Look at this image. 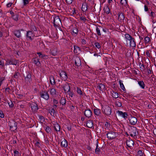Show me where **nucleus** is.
Instances as JSON below:
<instances>
[{"label":"nucleus","instance_id":"16","mask_svg":"<svg viewBox=\"0 0 156 156\" xmlns=\"http://www.w3.org/2000/svg\"><path fill=\"white\" fill-rule=\"evenodd\" d=\"M92 113L90 109L86 110L84 112V115L88 118L91 117Z\"/></svg>","mask_w":156,"mask_h":156},{"label":"nucleus","instance_id":"10","mask_svg":"<svg viewBox=\"0 0 156 156\" xmlns=\"http://www.w3.org/2000/svg\"><path fill=\"white\" fill-rule=\"evenodd\" d=\"M9 126L11 131H14L17 129V123L14 121L10 122Z\"/></svg>","mask_w":156,"mask_h":156},{"label":"nucleus","instance_id":"25","mask_svg":"<svg viewBox=\"0 0 156 156\" xmlns=\"http://www.w3.org/2000/svg\"><path fill=\"white\" fill-rule=\"evenodd\" d=\"M87 126L89 128H91L93 126V122L92 120H88L87 123Z\"/></svg>","mask_w":156,"mask_h":156},{"label":"nucleus","instance_id":"6","mask_svg":"<svg viewBox=\"0 0 156 156\" xmlns=\"http://www.w3.org/2000/svg\"><path fill=\"white\" fill-rule=\"evenodd\" d=\"M31 110L34 112H36L38 109V105L36 102H32L30 103Z\"/></svg>","mask_w":156,"mask_h":156},{"label":"nucleus","instance_id":"35","mask_svg":"<svg viewBox=\"0 0 156 156\" xmlns=\"http://www.w3.org/2000/svg\"><path fill=\"white\" fill-rule=\"evenodd\" d=\"M119 83L120 84V87L121 89L123 91H125L126 90V89L124 87V86L122 83V81L120 80L119 81Z\"/></svg>","mask_w":156,"mask_h":156},{"label":"nucleus","instance_id":"14","mask_svg":"<svg viewBox=\"0 0 156 156\" xmlns=\"http://www.w3.org/2000/svg\"><path fill=\"white\" fill-rule=\"evenodd\" d=\"M108 138L112 140L115 137V133L113 132H109L106 134Z\"/></svg>","mask_w":156,"mask_h":156},{"label":"nucleus","instance_id":"62","mask_svg":"<svg viewBox=\"0 0 156 156\" xmlns=\"http://www.w3.org/2000/svg\"><path fill=\"white\" fill-rule=\"evenodd\" d=\"M51 53H52V55L54 56L56 55V51H55V50H52Z\"/></svg>","mask_w":156,"mask_h":156},{"label":"nucleus","instance_id":"60","mask_svg":"<svg viewBox=\"0 0 156 156\" xmlns=\"http://www.w3.org/2000/svg\"><path fill=\"white\" fill-rule=\"evenodd\" d=\"M23 5L25 6L26 5L29 3V2L28 0H23Z\"/></svg>","mask_w":156,"mask_h":156},{"label":"nucleus","instance_id":"28","mask_svg":"<svg viewBox=\"0 0 156 156\" xmlns=\"http://www.w3.org/2000/svg\"><path fill=\"white\" fill-rule=\"evenodd\" d=\"M61 146L65 147H66L68 145L67 141L66 140L64 139L61 142Z\"/></svg>","mask_w":156,"mask_h":156},{"label":"nucleus","instance_id":"2","mask_svg":"<svg viewBox=\"0 0 156 156\" xmlns=\"http://www.w3.org/2000/svg\"><path fill=\"white\" fill-rule=\"evenodd\" d=\"M102 111L104 114L107 116L110 115L112 112L111 107L108 105L102 106Z\"/></svg>","mask_w":156,"mask_h":156},{"label":"nucleus","instance_id":"17","mask_svg":"<svg viewBox=\"0 0 156 156\" xmlns=\"http://www.w3.org/2000/svg\"><path fill=\"white\" fill-rule=\"evenodd\" d=\"M24 31V30L23 29H21L20 30H16L14 31L13 33L14 35L17 38H20L21 36L20 31Z\"/></svg>","mask_w":156,"mask_h":156},{"label":"nucleus","instance_id":"20","mask_svg":"<svg viewBox=\"0 0 156 156\" xmlns=\"http://www.w3.org/2000/svg\"><path fill=\"white\" fill-rule=\"evenodd\" d=\"M88 5L86 2L83 3L82 6V10L83 12H85L87 10Z\"/></svg>","mask_w":156,"mask_h":156},{"label":"nucleus","instance_id":"55","mask_svg":"<svg viewBox=\"0 0 156 156\" xmlns=\"http://www.w3.org/2000/svg\"><path fill=\"white\" fill-rule=\"evenodd\" d=\"M68 93L70 97L71 98L73 97L74 95V93L73 91H70L69 92H68Z\"/></svg>","mask_w":156,"mask_h":156},{"label":"nucleus","instance_id":"22","mask_svg":"<svg viewBox=\"0 0 156 156\" xmlns=\"http://www.w3.org/2000/svg\"><path fill=\"white\" fill-rule=\"evenodd\" d=\"M78 32V29L76 27H73V31L72 33V35L74 36L77 35Z\"/></svg>","mask_w":156,"mask_h":156},{"label":"nucleus","instance_id":"11","mask_svg":"<svg viewBox=\"0 0 156 156\" xmlns=\"http://www.w3.org/2000/svg\"><path fill=\"white\" fill-rule=\"evenodd\" d=\"M126 145L128 149H132L133 147L134 146V142L131 140H127L126 141Z\"/></svg>","mask_w":156,"mask_h":156},{"label":"nucleus","instance_id":"58","mask_svg":"<svg viewBox=\"0 0 156 156\" xmlns=\"http://www.w3.org/2000/svg\"><path fill=\"white\" fill-rule=\"evenodd\" d=\"M7 103L10 108H12L14 106L13 104L12 101H11V102H9V101H8Z\"/></svg>","mask_w":156,"mask_h":156},{"label":"nucleus","instance_id":"50","mask_svg":"<svg viewBox=\"0 0 156 156\" xmlns=\"http://www.w3.org/2000/svg\"><path fill=\"white\" fill-rule=\"evenodd\" d=\"M146 54L147 55V58H148V57L150 58H153L152 56L151 55V52L150 51V52H149V51H147L146 52Z\"/></svg>","mask_w":156,"mask_h":156},{"label":"nucleus","instance_id":"45","mask_svg":"<svg viewBox=\"0 0 156 156\" xmlns=\"http://www.w3.org/2000/svg\"><path fill=\"white\" fill-rule=\"evenodd\" d=\"M44 129H45L46 131L48 133H50L51 132V128L48 126L44 127Z\"/></svg>","mask_w":156,"mask_h":156},{"label":"nucleus","instance_id":"39","mask_svg":"<svg viewBox=\"0 0 156 156\" xmlns=\"http://www.w3.org/2000/svg\"><path fill=\"white\" fill-rule=\"evenodd\" d=\"M37 54L38 55L40 58H43L45 57L46 58H48L47 55H42L41 54V52H37Z\"/></svg>","mask_w":156,"mask_h":156},{"label":"nucleus","instance_id":"3","mask_svg":"<svg viewBox=\"0 0 156 156\" xmlns=\"http://www.w3.org/2000/svg\"><path fill=\"white\" fill-rule=\"evenodd\" d=\"M53 19V24L55 27H58L62 25L61 20L59 16L54 15Z\"/></svg>","mask_w":156,"mask_h":156},{"label":"nucleus","instance_id":"34","mask_svg":"<svg viewBox=\"0 0 156 156\" xmlns=\"http://www.w3.org/2000/svg\"><path fill=\"white\" fill-rule=\"evenodd\" d=\"M98 88L100 90L102 91L105 88V86L102 83H100L98 86Z\"/></svg>","mask_w":156,"mask_h":156},{"label":"nucleus","instance_id":"53","mask_svg":"<svg viewBox=\"0 0 156 156\" xmlns=\"http://www.w3.org/2000/svg\"><path fill=\"white\" fill-rule=\"evenodd\" d=\"M14 156H19L20 154L18 151L15 150L14 151Z\"/></svg>","mask_w":156,"mask_h":156},{"label":"nucleus","instance_id":"52","mask_svg":"<svg viewBox=\"0 0 156 156\" xmlns=\"http://www.w3.org/2000/svg\"><path fill=\"white\" fill-rule=\"evenodd\" d=\"M20 76V73H16L14 75V78L16 79H18L19 78Z\"/></svg>","mask_w":156,"mask_h":156},{"label":"nucleus","instance_id":"26","mask_svg":"<svg viewBox=\"0 0 156 156\" xmlns=\"http://www.w3.org/2000/svg\"><path fill=\"white\" fill-rule=\"evenodd\" d=\"M94 113L95 115L98 116L101 114L100 110L98 108L94 109Z\"/></svg>","mask_w":156,"mask_h":156},{"label":"nucleus","instance_id":"33","mask_svg":"<svg viewBox=\"0 0 156 156\" xmlns=\"http://www.w3.org/2000/svg\"><path fill=\"white\" fill-rule=\"evenodd\" d=\"M127 0H120V4L122 6L126 7L127 5Z\"/></svg>","mask_w":156,"mask_h":156},{"label":"nucleus","instance_id":"40","mask_svg":"<svg viewBox=\"0 0 156 156\" xmlns=\"http://www.w3.org/2000/svg\"><path fill=\"white\" fill-rule=\"evenodd\" d=\"M19 17V15L17 14H15L14 16H13V17H12V19L16 21H17L18 20V18Z\"/></svg>","mask_w":156,"mask_h":156},{"label":"nucleus","instance_id":"7","mask_svg":"<svg viewBox=\"0 0 156 156\" xmlns=\"http://www.w3.org/2000/svg\"><path fill=\"white\" fill-rule=\"evenodd\" d=\"M33 32H32L31 30H29L27 31L26 37L27 39L30 40L31 41L33 40V38L34 36Z\"/></svg>","mask_w":156,"mask_h":156},{"label":"nucleus","instance_id":"30","mask_svg":"<svg viewBox=\"0 0 156 156\" xmlns=\"http://www.w3.org/2000/svg\"><path fill=\"white\" fill-rule=\"evenodd\" d=\"M102 27L100 26H99V27H97L96 28V32L97 33L98 35L99 36H101V35L100 32V30H102Z\"/></svg>","mask_w":156,"mask_h":156},{"label":"nucleus","instance_id":"44","mask_svg":"<svg viewBox=\"0 0 156 156\" xmlns=\"http://www.w3.org/2000/svg\"><path fill=\"white\" fill-rule=\"evenodd\" d=\"M30 29L31 31L33 32L34 31H35L37 30V29L35 26L34 25H31L30 26Z\"/></svg>","mask_w":156,"mask_h":156},{"label":"nucleus","instance_id":"41","mask_svg":"<svg viewBox=\"0 0 156 156\" xmlns=\"http://www.w3.org/2000/svg\"><path fill=\"white\" fill-rule=\"evenodd\" d=\"M39 59H34V62L37 66H40V62L39 60Z\"/></svg>","mask_w":156,"mask_h":156},{"label":"nucleus","instance_id":"21","mask_svg":"<svg viewBox=\"0 0 156 156\" xmlns=\"http://www.w3.org/2000/svg\"><path fill=\"white\" fill-rule=\"evenodd\" d=\"M98 141L97 140L96 142V148L95 150V153L97 154H99L101 152V150H100V148H98Z\"/></svg>","mask_w":156,"mask_h":156},{"label":"nucleus","instance_id":"15","mask_svg":"<svg viewBox=\"0 0 156 156\" xmlns=\"http://www.w3.org/2000/svg\"><path fill=\"white\" fill-rule=\"evenodd\" d=\"M62 87L65 92H68L70 91V88L69 83H66Z\"/></svg>","mask_w":156,"mask_h":156},{"label":"nucleus","instance_id":"23","mask_svg":"<svg viewBox=\"0 0 156 156\" xmlns=\"http://www.w3.org/2000/svg\"><path fill=\"white\" fill-rule=\"evenodd\" d=\"M54 126V128L55 130L56 131H59L60 130V127L58 124L56 122H55L53 124Z\"/></svg>","mask_w":156,"mask_h":156},{"label":"nucleus","instance_id":"24","mask_svg":"<svg viewBox=\"0 0 156 156\" xmlns=\"http://www.w3.org/2000/svg\"><path fill=\"white\" fill-rule=\"evenodd\" d=\"M129 41L130 46L132 47H135L136 46V44L134 41V38L133 37Z\"/></svg>","mask_w":156,"mask_h":156},{"label":"nucleus","instance_id":"42","mask_svg":"<svg viewBox=\"0 0 156 156\" xmlns=\"http://www.w3.org/2000/svg\"><path fill=\"white\" fill-rule=\"evenodd\" d=\"M125 37L127 40L129 41L131 39L133 38V37L131 35L128 34H126L125 35Z\"/></svg>","mask_w":156,"mask_h":156},{"label":"nucleus","instance_id":"38","mask_svg":"<svg viewBox=\"0 0 156 156\" xmlns=\"http://www.w3.org/2000/svg\"><path fill=\"white\" fill-rule=\"evenodd\" d=\"M56 90L54 88H52L50 90V94L53 96H54L56 95Z\"/></svg>","mask_w":156,"mask_h":156},{"label":"nucleus","instance_id":"1","mask_svg":"<svg viewBox=\"0 0 156 156\" xmlns=\"http://www.w3.org/2000/svg\"><path fill=\"white\" fill-rule=\"evenodd\" d=\"M24 77V82L25 85L30 86L31 85L32 81L31 75L29 71H26L25 73L23 74Z\"/></svg>","mask_w":156,"mask_h":156},{"label":"nucleus","instance_id":"9","mask_svg":"<svg viewBox=\"0 0 156 156\" xmlns=\"http://www.w3.org/2000/svg\"><path fill=\"white\" fill-rule=\"evenodd\" d=\"M119 116L125 119H126L127 118L128 115L126 112H123L120 111L118 110L116 111Z\"/></svg>","mask_w":156,"mask_h":156},{"label":"nucleus","instance_id":"61","mask_svg":"<svg viewBox=\"0 0 156 156\" xmlns=\"http://www.w3.org/2000/svg\"><path fill=\"white\" fill-rule=\"evenodd\" d=\"M73 0H66V2L69 4H71Z\"/></svg>","mask_w":156,"mask_h":156},{"label":"nucleus","instance_id":"57","mask_svg":"<svg viewBox=\"0 0 156 156\" xmlns=\"http://www.w3.org/2000/svg\"><path fill=\"white\" fill-rule=\"evenodd\" d=\"M137 154H138V155L139 156H143V153L141 151L139 150L138 151Z\"/></svg>","mask_w":156,"mask_h":156},{"label":"nucleus","instance_id":"19","mask_svg":"<svg viewBox=\"0 0 156 156\" xmlns=\"http://www.w3.org/2000/svg\"><path fill=\"white\" fill-rule=\"evenodd\" d=\"M74 52L75 54L78 55L81 52L80 48L76 45L74 46Z\"/></svg>","mask_w":156,"mask_h":156},{"label":"nucleus","instance_id":"47","mask_svg":"<svg viewBox=\"0 0 156 156\" xmlns=\"http://www.w3.org/2000/svg\"><path fill=\"white\" fill-rule=\"evenodd\" d=\"M150 41V38L148 37H146L144 39V42L145 44H147Z\"/></svg>","mask_w":156,"mask_h":156},{"label":"nucleus","instance_id":"5","mask_svg":"<svg viewBox=\"0 0 156 156\" xmlns=\"http://www.w3.org/2000/svg\"><path fill=\"white\" fill-rule=\"evenodd\" d=\"M129 133L131 137H134L137 135V131L136 128L135 127H133L129 130Z\"/></svg>","mask_w":156,"mask_h":156},{"label":"nucleus","instance_id":"51","mask_svg":"<svg viewBox=\"0 0 156 156\" xmlns=\"http://www.w3.org/2000/svg\"><path fill=\"white\" fill-rule=\"evenodd\" d=\"M155 15V14L153 12H151V14L150 15V16H151V19L152 20L154 18Z\"/></svg>","mask_w":156,"mask_h":156},{"label":"nucleus","instance_id":"29","mask_svg":"<svg viewBox=\"0 0 156 156\" xmlns=\"http://www.w3.org/2000/svg\"><path fill=\"white\" fill-rule=\"evenodd\" d=\"M75 64L78 66H81V59H75Z\"/></svg>","mask_w":156,"mask_h":156},{"label":"nucleus","instance_id":"8","mask_svg":"<svg viewBox=\"0 0 156 156\" xmlns=\"http://www.w3.org/2000/svg\"><path fill=\"white\" fill-rule=\"evenodd\" d=\"M59 75L62 79L66 81L68 78V76L67 73L65 71H61L59 72Z\"/></svg>","mask_w":156,"mask_h":156},{"label":"nucleus","instance_id":"31","mask_svg":"<svg viewBox=\"0 0 156 156\" xmlns=\"http://www.w3.org/2000/svg\"><path fill=\"white\" fill-rule=\"evenodd\" d=\"M138 84L141 88L143 89L144 88L145 85L143 81H139L138 82Z\"/></svg>","mask_w":156,"mask_h":156},{"label":"nucleus","instance_id":"27","mask_svg":"<svg viewBox=\"0 0 156 156\" xmlns=\"http://www.w3.org/2000/svg\"><path fill=\"white\" fill-rule=\"evenodd\" d=\"M50 80L51 85H53L55 84V79L53 76H50Z\"/></svg>","mask_w":156,"mask_h":156},{"label":"nucleus","instance_id":"56","mask_svg":"<svg viewBox=\"0 0 156 156\" xmlns=\"http://www.w3.org/2000/svg\"><path fill=\"white\" fill-rule=\"evenodd\" d=\"M80 20H81L83 21L84 22H86L87 20L86 18L83 16L80 17Z\"/></svg>","mask_w":156,"mask_h":156},{"label":"nucleus","instance_id":"32","mask_svg":"<svg viewBox=\"0 0 156 156\" xmlns=\"http://www.w3.org/2000/svg\"><path fill=\"white\" fill-rule=\"evenodd\" d=\"M111 93L112 96L113 98L116 99L118 98V94L117 93L112 91Z\"/></svg>","mask_w":156,"mask_h":156},{"label":"nucleus","instance_id":"4","mask_svg":"<svg viewBox=\"0 0 156 156\" xmlns=\"http://www.w3.org/2000/svg\"><path fill=\"white\" fill-rule=\"evenodd\" d=\"M39 95L41 97L46 100L48 101L49 99V95L48 92L46 91H42L39 93Z\"/></svg>","mask_w":156,"mask_h":156},{"label":"nucleus","instance_id":"63","mask_svg":"<svg viewBox=\"0 0 156 156\" xmlns=\"http://www.w3.org/2000/svg\"><path fill=\"white\" fill-rule=\"evenodd\" d=\"M5 91L9 93H10L11 90L9 87H7L5 89Z\"/></svg>","mask_w":156,"mask_h":156},{"label":"nucleus","instance_id":"12","mask_svg":"<svg viewBox=\"0 0 156 156\" xmlns=\"http://www.w3.org/2000/svg\"><path fill=\"white\" fill-rule=\"evenodd\" d=\"M128 120H129L130 124L132 125H135L137 121V119L136 117L132 116L129 117Z\"/></svg>","mask_w":156,"mask_h":156},{"label":"nucleus","instance_id":"59","mask_svg":"<svg viewBox=\"0 0 156 156\" xmlns=\"http://www.w3.org/2000/svg\"><path fill=\"white\" fill-rule=\"evenodd\" d=\"M140 68L141 69V70H144L145 69V68L144 67V65L142 64L141 65H140Z\"/></svg>","mask_w":156,"mask_h":156},{"label":"nucleus","instance_id":"37","mask_svg":"<svg viewBox=\"0 0 156 156\" xmlns=\"http://www.w3.org/2000/svg\"><path fill=\"white\" fill-rule=\"evenodd\" d=\"M104 10L105 12L107 14H108L110 12V9L108 6H106L105 7L104 9Z\"/></svg>","mask_w":156,"mask_h":156},{"label":"nucleus","instance_id":"13","mask_svg":"<svg viewBox=\"0 0 156 156\" xmlns=\"http://www.w3.org/2000/svg\"><path fill=\"white\" fill-rule=\"evenodd\" d=\"M6 62L8 65H16L18 63V61L16 59H7Z\"/></svg>","mask_w":156,"mask_h":156},{"label":"nucleus","instance_id":"46","mask_svg":"<svg viewBox=\"0 0 156 156\" xmlns=\"http://www.w3.org/2000/svg\"><path fill=\"white\" fill-rule=\"evenodd\" d=\"M77 93L80 95H82V92L80 88L77 87Z\"/></svg>","mask_w":156,"mask_h":156},{"label":"nucleus","instance_id":"64","mask_svg":"<svg viewBox=\"0 0 156 156\" xmlns=\"http://www.w3.org/2000/svg\"><path fill=\"white\" fill-rule=\"evenodd\" d=\"M0 117L1 118H3L4 117V115L2 112H0Z\"/></svg>","mask_w":156,"mask_h":156},{"label":"nucleus","instance_id":"36","mask_svg":"<svg viewBox=\"0 0 156 156\" xmlns=\"http://www.w3.org/2000/svg\"><path fill=\"white\" fill-rule=\"evenodd\" d=\"M115 104L116 106L119 107H121L122 104L120 100H116L115 101Z\"/></svg>","mask_w":156,"mask_h":156},{"label":"nucleus","instance_id":"54","mask_svg":"<svg viewBox=\"0 0 156 156\" xmlns=\"http://www.w3.org/2000/svg\"><path fill=\"white\" fill-rule=\"evenodd\" d=\"M94 45H95L96 48L99 49L101 48V46L100 44L98 42H95L94 43Z\"/></svg>","mask_w":156,"mask_h":156},{"label":"nucleus","instance_id":"48","mask_svg":"<svg viewBox=\"0 0 156 156\" xmlns=\"http://www.w3.org/2000/svg\"><path fill=\"white\" fill-rule=\"evenodd\" d=\"M66 100L64 98H62L60 100L61 104H62V105H65L66 104Z\"/></svg>","mask_w":156,"mask_h":156},{"label":"nucleus","instance_id":"43","mask_svg":"<svg viewBox=\"0 0 156 156\" xmlns=\"http://www.w3.org/2000/svg\"><path fill=\"white\" fill-rule=\"evenodd\" d=\"M38 117L39 118V120L40 122H41L43 123L44 121V117L41 115H39Z\"/></svg>","mask_w":156,"mask_h":156},{"label":"nucleus","instance_id":"49","mask_svg":"<svg viewBox=\"0 0 156 156\" xmlns=\"http://www.w3.org/2000/svg\"><path fill=\"white\" fill-rule=\"evenodd\" d=\"M49 112L52 116H54L55 112V111L54 108H52L50 110Z\"/></svg>","mask_w":156,"mask_h":156},{"label":"nucleus","instance_id":"18","mask_svg":"<svg viewBox=\"0 0 156 156\" xmlns=\"http://www.w3.org/2000/svg\"><path fill=\"white\" fill-rule=\"evenodd\" d=\"M118 20L120 22H122L124 19V16L123 13L121 12H119L118 14Z\"/></svg>","mask_w":156,"mask_h":156}]
</instances>
